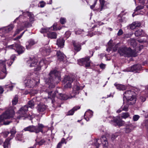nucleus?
Wrapping results in <instances>:
<instances>
[{
    "instance_id": "obj_1",
    "label": "nucleus",
    "mask_w": 148,
    "mask_h": 148,
    "mask_svg": "<svg viewBox=\"0 0 148 148\" xmlns=\"http://www.w3.org/2000/svg\"><path fill=\"white\" fill-rule=\"evenodd\" d=\"M60 73L56 70L52 71L49 73L48 77L45 79V82L49 85V87L53 88V84H58L60 81Z\"/></svg>"
},
{
    "instance_id": "obj_2",
    "label": "nucleus",
    "mask_w": 148,
    "mask_h": 148,
    "mask_svg": "<svg viewBox=\"0 0 148 148\" xmlns=\"http://www.w3.org/2000/svg\"><path fill=\"white\" fill-rule=\"evenodd\" d=\"M36 98H34L32 100L29 101L28 105H25L21 108L19 110V119H25L26 118L31 120L33 118L32 115H28L27 112L28 110V107L31 108H34V102Z\"/></svg>"
},
{
    "instance_id": "obj_3",
    "label": "nucleus",
    "mask_w": 148,
    "mask_h": 148,
    "mask_svg": "<svg viewBox=\"0 0 148 148\" xmlns=\"http://www.w3.org/2000/svg\"><path fill=\"white\" fill-rule=\"evenodd\" d=\"M37 60L34 58H30V59L27 61V63L29 64L30 67L34 66V69L36 71H38L40 69L41 67L44 64H47L49 63V61L46 59H42L37 64Z\"/></svg>"
},
{
    "instance_id": "obj_4",
    "label": "nucleus",
    "mask_w": 148,
    "mask_h": 148,
    "mask_svg": "<svg viewBox=\"0 0 148 148\" xmlns=\"http://www.w3.org/2000/svg\"><path fill=\"white\" fill-rule=\"evenodd\" d=\"M123 101L125 99L129 104H133L136 102L135 93L133 90H127L123 94Z\"/></svg>"
},
{
    "instance_id": "obj_5",
    "label": "nucleus",
    "mask_w": 148,
    "mask_h": 148,
    "mask_svg": "<svg viewBox=\"0 0 148 148\" xmlns=\"http://www.w3.org/2000/svg\"><path fill=\"white\" fill-rule=\"evenodd\" d=\"M118 51L121 56L127 57H135L137 56L136 52L132 50L130 48L120 47L119 48Z\"/></svg>"
},
{
    "instance_id": "obj_6",
    "label": "nucleus",
    "mask_w": 148,
    "mask_h": 148,
    "mask_svg": "<svg viewBox=\"0 0 148 148\" xmlns=\"http://www.w3.org/2000/svg\"><path fill=\"white\" fill-rule=\"evenodd\" d=\"M44 126L42 124H38V126H34L30 125L25 128L24 130L25 131H29L30 132H34L36 133L42 132V129Z\"/></svg>"
},
{
    "instance_id": "obj_7",
    "label": "nucleus",
    "mask_w": 148,
    "mask_h": 148,
    "mask_svg": "<svg viewBox=\"0 0 148 148\" xmlns=\"http://www.w3.org/2000/svg\"><path fill=\"white\" fill-rule=\"evenodd\" d=\"M14 113V111L13 109L7 110L0 116V122H3L5 120L10 118Z\"/></svg>"
},
{
    "instance_id": "obj_8",
    "label": "nucleus",
    "mask_w": 148,
    "mask_h": 148,
    "mask_svg": "<svg viewBox=\"0 0 148 148\" xmlns=\"http://www.w3.org/2000/svg\"><path fill=\"white\" fill-rule=\"evenodd\" d=\"M101 143L105 147H107L108 145V143L106 137L104 136H102L100 140L96 139L95 140L94 143L92 145V146H94L95 145V147L94 148H98L100 145Z\"/></svg>"
},
{
    "instance_id": "obj_9",
    "label": "nucleus",
    "mask_w": 148,
    "mask_h": 148,
    "mask_svg": "<svg viewBox=\"0 0 148 148\" xmlns=\"http://www.w3.org/2000/svg\"><path fill=\"white\" fill-rule=\"evenodd\" d=\"M14 25L10 24L8 26L3 27L0 29V36L2 37H5V34L9 33L13 28Z\"/></svg>"
},
{
    "instance_id": "obj_10",
    "label": "nucleus",
    "mask_w": 148,
    "mask_h": 148,
    "mask_svg": "<svg viewBox=\"0 0 148 148\" xmlns=\"http://www.w3.org/2000/svg\"><path fill=\"white\" fill-rule=\"evenodd\" d=\"M6 61L0 60V69L1 71L0 72V79H4L7 74L5 62Z\"/></svg>"
},
{
    "instance_id": "obj_11",
    "label": "nucleus",
    "mask_w": 148,
    "mask_h": 148,
    "mask_svg": "<svg viewBox=\"0 0 148 148\" xmlns=\"http://www.w3.org/2000/svg\"><path fill=\"white\" fill-rule=\"evenodd\" d=\"M39 79L38 77L36 79H32V80L28 79L25 81L26 86L28 87H33L37 85L39 82Z\"/></svg>"
},
{
    "instance_id": "obj_12",
    "label": "nucleus",
    "mask_w": 148,
    "mask_h": 148,
    "mask_svg": "<svg viewBox=\"0 0 148 148\" xmlns=\"http://www.w3.org/2000/svg\"><path fill=\"white\" fill-rule=\"evenodd\" d=\"M83 87L80 86L78 82H76L73 88V91L71 94L72 97H75L76 95H77L79 93V90H82Z\"/></svg>"
},
{
    "instance_id": "obj_13",
    "label": "nucleus",
    "mask_w": 148,
    "mask_h": 148,
    "mask_svg": "<svg viewBox=\"0 0 148 148\" xmlns=\"http://www.w3.org/2000/svg\"><path fill=\"white\" fill-rule=\"evenodd\" d=\"M89 60L90 57H88L82 58L78 60V63L80 65L82 66L85 64L86 67H88L90 66Z\"/></svg>"
},
{
    "instance_id": "obj_14",
    "label": "nucleus",
    "mask_w": 148,
    "mask_h": 148,
    "mask_svg": "<svg viewBox=\"0 0 148 148\" xmlns=\"http://www.w3.org/2000/svg\"><path fill=\"white\" fill-rule=\"evenodd\" d=\"M73 81V79L69 76H65L63 80L64 82L66 84L64 86V88H71V83Z\"/></svg>"
},
{
    "instance_id": "obj_15",
    "label": "nucleus",
    "mask_w": 148,
    "mask_h": 148,
    "mask_svg": "<svg viewBox=\"0 0 148 148\" xmlns=\"http://www.w3.org/2000/svg\"><path fill=\"white\" fill-rule=\"evenodd\" d=\"M58 60L60 61H62L65 63L67 62V60L65 55L61 51H58L56 53Z\"/></svg>"
},
{
    "instance_id": "obj_16",
    "label": "nucleus",
    "mask_w": 148,
    "mask_h": 148,
    "mask_svg": "<svg viewBox=\"0 0 148 148\" xmlns=\"http://www.w3.org/2000/svg\"><path fill=\"white\" fill-rule=\"evenodd\" d=\"M74 49L76 52L79 51L81 49L82 44L74 41H72Z\"/></svg>"
},
{
    "instance_id": "obj_17",
    "label": "nucleus",
    "mask_w": 148,
    "mask_h": 148,
    "mask_svg": "<svg viewBox=\"0 0 148 148\" xmlns=\"http://www.w3.org/2000/svg\"><path fill=\"white\" fill-rule=\"evenodd\" d=\"M36 108L38 112H41L45 110L47 108V107L45 105L40 104L38 105Z\"/></svg>"
},
{
    "instance_id": "obj_18",
    "label": "nucleus",
    "mask_w": 148,
    "mask_h": 148,
    "mask_svg": "<svg viewBox=\"0 0 148 148\" xmlns=\"http://www.w3.org/2000/svg\"><path fill=\"white\" fill-rule=\"evenodd\" d=\"M93 112L90 110L86 112L84 115V117L87 121L89 120V117L91 118L92 117L93 115Z\"/></svg>"
},
{
    "instance_id": "obj_19",
    "label": "nucleus",
    "mask_w": 148,
    "mask_h": 148,
    "mask_svg": "<svg viewBox=\"0 0 148 148\" xmlns=\"http://www.w3.org/2000/svg\"><path fill=\"white\" fill-rule=\"evenodd\" d=\"M36 42L33 39H31L26 43V48L27 49L31 48L32 46L34 45Z\"/></svg>"
},
{
    "instance_id": "obj_20",
    "label": "nucleus",
    "mask_w": 148,
    "mask_h": 148,
    "mask_svg": "<svg viewBox=\"0 0 148 148\" xmlns=\"http://www.w3.org/2000/svg\"><path fill=\"white\" fill-rule=\"evenodd\" d=\"M23 15L26 14L29 17L30 22H32L34 21V16L32 13L30 12H23L22 11H20Z\"/></svg>"
},
{
    "instance_id": "obj_21",
    "label": "nucleus",
    "mask_w": 148,
    "mask_h": 148,
    "mask_svg": "<svg viewBox=\"0 0 148 148\" xmlns=\"http://www.w3.org/2000/svg\"><path fill=\"white\" fill-rule=\"evenodd\" d=\"M135 34L136 36H145L146 35V34L141 29L136 31L135 32Z\"/></svg>"
},
{
    "instance_id": "obj_22",
    "label": "nucleus",
    "mask_w": 148,
    "mask_h": 148,
    "mask_svg": "<svg viewBox=\"0 0 148 148\" xmlns=\"http://www.w3.org/2000/svg\"><path fill=\"white\" fill-rule=\"evenodd\" d=\"M64 40L62 38L58 39L57 41V45L59 47L61 48L63 47L64 45Z\"/></svg>"
},
{
    "instance_id": "obj_23",
    "label": "nucleus",
    "mask_w": 148,
    "mask_h": 148,
    "mask_svg": "<svg viewBox=\"0 0 148 148\" xmlns=\"http://www.w3.org/2000/svg\"><path fill=\"white\" fill-rule=\"evenodd\" d=\"M133 125L131 123L126 124L125 129V132L127 133L130 132L133 128Z\"/></svg>"
},
{
    "instance_id": "obj_24",
    "label": "nucleus",
    "mask_w": 148,
    "mask_h": 148,
    "mask_svg": "<svg viewBox=\"0 0 148 148\" xmlns=\"http://www.w3.org/2000/svg\"><path fill=\"white\" fill-rule=\"evenodd\" d=\"M80 108V107L79 106H76L73 107L72 109L68 112L67 114H66V115H73L74 112L75 111L79 109Z\"/></svg>"
},
{
    "instance_id": "obj_25",
    "label": "nucleus",
    "mask_w": 148,
    "mask_h": 148,
    "mask_svg": "<svg viewBox=\"0 0 148 148\" xmlns=\"http://www.w3.org/2000/svg\"><path fill=\"white\" fill-rule=\"evenodd\" d=\"M10 49L14 50L18 53V44H14L9 46Z\"/></svg>"
},
{
    "instance_id": "obj_26",
    "label": "nucleus",
    "mask_w": 148,
    "mask_h": 148,
    "mask_svg": "<svg viewBox=\"0 0 148 148\" xmlns=\"http://www.w3.org/2000/svg\"><path fill=\"white\" fill-rule=\"evenodd\" d=\"M114 85L116 87L117 89L120 90H124L125 89V86L120 84H117L116 83L114 84Z\"/></svg>"
},
{
    "instance_id": "obj_27",
    "label": "nucleus",
    "mask_w": 148,
    "mask_h": 148,
    "mask_svg": "<svg viewBox=\"0 0 148 148\" xmlns=\"http://www.w3.org/2000/svg\"><path fill=\"white\" fill-rule=\"evenodd\" d=\"M47 35L48 38H56L57 37V34L55 32H49Z\"/></svg>"
},
{
    "instance_id": "obj_28",
    "label": "nucleus",
    "mask_w": 148,
    "mask_h": 148,
    "mask_svg": "<svg viewBox=\"0 0 148 148\" xmlns=\"http://www.w3.org/2000/svg\"><path fill=\"white\" fill-rule=\"evenodd\" d=\"M132 71H138L142 69L141 65L140 64L134 65L132 67Z\"/></svg>"
},
{
    "instance_id": "obj_29",
    "label": "nucleus",
    "mask_w": 148,
    "mask_h": 148,
    "mask_svg": "<svg viewBox=\"0 0 148 148\" xmlns=\"http://www.w3.org/2000/svg\"><path fill=\"white\" fill-rule=\"evenodd\" d=\"M124 103H125L124 102L123 105L121 107V109L123 111H128V110L129 105H131V104H129L128 103V102L127 101L126 104H124Z\"/></svg>"
},
{
    "instance_id": "obj_30",
    "label": "nucleus",
    "mask_w": 148,
    "mask_h": 148,
    "mask_svg": "<svg viewBox=\"0 0 148 148\" xmlns=\"http://www.w3.org/2000/svg\"><path fill=\"white\" fill-rule=\"evenodd\" d=\"M16 58V57L14 55H13L11 56V60H8L7 62V63L8 66H10L11 65L13 62V61Z\"/></svg>"
},
{
    "instance_id": "obj_31",
    "label": "nucleus",
    "mask_w": 148,
    "mask_h": 148,
    "mask_svg": "<svg viewBox=\"0 0 148 148\" xmlns=\"http://www.w3.org/2000/svg\"><path fill=\"white\" fill-rule=\"evenodd\" d=\"M10 138H7L5 141L3 143V146L4 148L8 147L10 146Z\"/></svg>"
},
{
    "instance_id": "obj_32",
    "label": "nucleus",
    "mask_w": 148,
    "mask_h": 148,
    "mask_svg": "<svg viewBox=\"0 0 148 148\" xmlns=\"http://www.w3.org/2000/svg\"><path fill=\"white\" fill-rule=\"evenodd\" d=\"M58 97L61 100H66L68 98V97L65 94H62L61 93H60L59 94Z\"/></svg>"
},
{
    "instance_id": "obj_33",
    "label": "nucleus",
    "mask_w": 148,
    "mask_h": 148,
    "mask_svg": "<svg viewBox=\"0 0 148 148\" xmlns=\"http://www.w3.org/2000/svg\"><path fill=\"white\" fill-rule=\"evenodd\" d=\"M23 27L22 28V29H21L20 31H21L25 27H29L31 26V24L29 23L28 21L23 22Z\"/></svg>"
},
{
    "instance_id": "obj_34",
    "label": "nucleus",
    "mask_w": 148,
    "mask_h": 148,
    "mask_svg": "<svg viewBox=\"0 0 148 148\" xmlns=\"http://www.w3.org/2000/svg\"><path fill=\"white\" fill-rule=\"evenodd\" d=\"M113 121L114 122L116 123L117 125H120L121 120L119 117L117 116L116 117H114Z\"/></svg>"
},
{
    "instance_id": "obj_35",
    "label": "nucleus",
    "mask_w": 148,
    "mask_h": 148,
    "mask_svg": "<svg viewBox=\"0 0 148 148\" xmlns=\"http://www.w3.org/2000/svg\"><path fill=\"white\" fill-rule=\"evenodd\" d=\"M130 116V114L128 112H123L121 114V117L122 118L125 119Z\"/></svg>"
},
{
    "instance_id": "obj_36",
    "label": "nucleus",
    "mask_w": 148,
    "mask_h": 148,
    "mask_svg": "<svg viewBox=\"0 0 148 148\" xmlns=\"http://www.w3.org/2000/svg\"><path fill=\"white\" fill-rule=\"evenodd\" d=\"M18 95H15V97L12 100V104L13 105H16L18 101Z\"/></svg>"
},
{
    "instance_id": "obj_37",
    "label": "nucleus",
    "mask_w": 148,
    "mask_h": 148,
    "mask_svg": "<svg viewBox=\"0 0 148 148\" xmlns=\"http://www.w3.org/2000/svg\"><path fill=\"white\" fill-rule=\"evenodd\" d=\"M51 28H52V27L50 28H42L40 30V32L42 33L47 32H49V30Z\"/></svg>"
},
{
    "instance_id": "obj_38",
    "label": "nucleus",
    "mask_w": 148,
    "mask_h": 148,
    "mask_svg": "<svg viewBox=\"0 0 148 148\" xmlns=\"http://www.w3.org/2000/svg\"><path fill=\"white\" fill-rule=\"evenodd\" d=\"M130 42L131 45L133 47H134L136 46V43L134 39H131L130 41Z\"/></svg>"
},
{
    "instance_id": "obj_39",
    "label": "nucleus",
    "mask_w": 148,
    "mask_h": 148,
    "mask_svg": "<svg viewBox=\"0 0 148 148\" xmlns=\"http://www.w3.org/2000/svg\"><path fill=\"white\" fill-rule=\"evenodd\" d=\"M25 50V48L19 44V54L23 53Z\"/></svg>"
},
{
    "instance_id": "obj_40",
    "label": "nucleus",
    "mask_w": 148,
    "mask_h": 148,
    "mask_svg": "<svg viewBox=\"0 0 148 148\" xmlns=\"http://www.w3.org/2000/svg\"><path fill=\"white\" fill-rule=\"evenodd\" d=\"M43 50V52H44V53L43 54L44 55H49L50 51V50L48 49H46L44 48Z\"/></svg>"
},
{
    "instance_id": "obj_41",
    "label": "nucleus",
    "mask_w": 148,
    "mask_h": 148,
    "mask_svg": "<svg viewBox=\"0 0 148 148\" xmlns=\"http://www.w3.org/2000/svg\"><path fill=\"white\" fill-rule=\"evenodd\" d=\"M60 22L62 24H64L66 22V18L63 17H61L60 19Z\"/></svg>"
},
{
    "instance_id": "obj_42",
    "label": "nucleus",
    "mask_w": 148,
    "mask_h": 148,
    "mask_svg": "<svg viewBox=\"0 0 148 148\" xmlns=\"http://www.w3.org/2000/svg\"><path fill=\"white\" fill-rule=\"evenodd\" d=\"M139 118V116L138 115H135L133 116V120L134 121H137Z\"/></svg>"
},
{
    "instance_id": "obj_43",
    "label": "nucleus",
    "mask_w": 148,
    "mask_h": 148,
    "mask_svg": "<svg viewBox=\"0 0 148 148\" xmlns=\"http://www.w3.org/2000/svg\"><path fill=\"white\" fill-rule=\"evenodd\" d=\"M36 140V144L40 145H42L45 142V141L44 140H42L40 141H37V140Z\"/></svg>"
},
{
    "instance_id": "obj_44",
    "label": "nucleus",
    "mask_w": 148,
    "mask_h": 148,
    "mask_svg": "<svg viewBox=\"0 0 148 148\" xmlns=\"http://www.w3.org/2000/svg\"><path fill=\"white\" fill-rule=\"evenodd\" d=\"M16 133V131L14 129H12L10 131V133L11 134V139H12V138L14 136V135Z\"/></svg>"
},
{
    "instance_id": "obj_45",
    "label": "nucleus",
    "mask_w": 148,
    "mask_h": 148,
    "mask_svg": "<svg viewBox=\"0 0 148 148\" xmlns=\"http://www.w3.org/2000/svg\"><path fill=\"white\" fill-rule=\"evenodd\" d=\"M100 4L101 5V8L100 11H101L102 10L103 8V7H104V4H105V2L104 1V0L101 1L100 0Z\"/></svg>"
},
{
    "instance_id": "obj_46",
    "label": "nucleus",
    "mask_w": 148,
    "mask_h": 148,
    "mask_svg": "<svg viewBox=\"0 0 148 148\" xmlns=\"http://www.w3.org/2000/svg\"><path fill=\"white\" fill-rule=\"evenodd\" d=\"M134 25H135V28L138 27L140 26L141 24L140 22H134Z\"/></svg>"
},
{
    "instance_id": "obj_47",
    "label": "nucleus",
    "mask_w": 148,
    "mask_h": 148,
    "mask_svg": "<svg viewBox=\"0 0 148 148\" xmlns=\"http://www.w3.org/2000/svg\"><path fill=\"white\" fill-rule=\"evenodd\" d=\"M56 26H57V23H55L53 25V30H60L61 28H58L56 27Z\"/></svg>"
},
{
    "instance_id": "obj_48",
    "label": "nucleus",
    "mask_w": 148,
    "mask_h": 148,
    "mask_svg": "<svg viewBox=\"0 0 148 148\" xmlns=\"http://www.w3.org/2000/svg\"><path fill=\"white\" fill-rule=\"evenodd\" d=\"M143 6L139 5L136 7V9L134 10V11H137L143 9Z\"/></svg>"
},
{
    "instance_id": "obj_49",
    "label": "nucleus",
    "mask_w": 148,
    "mask_h": 148,
    "mask_svg": "<svg viewBox=\"0 0 148 148\" xmlns=\"http://www.w3.org/2000/svg\"><path fill=\"white\" fill-rule=\"evenodd\" d=\"M5 87L6 88H9L10 90H12L13 86L12 84H11L10 85H7L5 86Z\"/></svg>"
},
{
    "instance_id": "obj_50",
    "label": "nucleus",
    "mask_w": 148,
    "mask_h": 148,
    "mask_svg": "<svg viewBox=\"0 0 148 148\" xmlns=\"http://www.w3.org/2000/svg\"><path fill=\"white\" fill-rule=\"evenodd\" d=\"M40 6L41 8L44 7L45 5V3L43 1H41L40 2Z\"/></svg>"
},
{
    "instance_id": "obj_51",
    "label": "nucleus",
    "mask_w": 148,
    "mask_h": 148,
    "mask_svg": "<svg viewBox=\"0 0 148 148\" xmlns=\"http://www.w3.org/2000/svg\"><path fill=\"white\" fill-rule=\"evenodd\" d=\"M71 33L70 31H67L65 33V36L66 38H68L70 35Z\"/></svg>"
},
{
    "instance_id": "obj_52",
    "label": "nucleus",
    "mask_w": 148,
    "mask_h": 148,
    "mask_svg": "<svg viewBox=\"0 0 148 148\" xmlns=\"http://www.w3.org/2000/svg\"><path fill=\"white\" fill-rule=\"evenodd\" d=\"M123 31H122V30L121 29H120L119 30L118 33H117V35L119 36H120V35H121L122 34H123Z\"/></svg>"
},
{
    "instance_id": "obj_53",
    "label": "nucleus",
    "mask_w": 148,
    "mask_h": 148,
    "mask_svg": "<svg viewBox=\"0 0 148 148\" xmlns=\"http://www.w3.org/2000/svg\"><path fill=\"white\" fill-rule=\"evenodd\" d=\"M130 28L132 29H134L135 28V25H134V22L132 23L131 25H130Z\"/></svg>"
},
{
    "instance_id": "obj_54",
    "label": "nucleus",
    "mask_w": 148,
    "mask_h": 148,
    "mask_svg": "<svg viewBox=\"0 0 148 148\" xmlns=\"http://www.w3.org/2000/svg\"><path fill=\"white\" fill-rule=\"evenodd\" d=\"M82 31L81 30H78L75 32V34H79L82 33Z\"/></svg>"
},
{
    "instance_id": "obj_55",
    "label": "nucleus",
    "mask_w": 148,
    "mask_h": 148,
    "mask_svg": "<svg viewBox=\"0 0 148 148\" xmlns=\"http://www.w3.org/2000/svg\"><path fill=\"white\" fill-rule=\"evenodd\" d=\"M140 99L141 101L143 102L145 101L146 100V98L145 97H140Z\"/></svg>"
},
{
    "instance_id": "obj_56",
    "label": "nucleus",
    "mask_w": 148,
    "mask_h": 148,
    "mask_svg": "<svg viewBox=\"0 0 148 148\" xmlns=\"http://www.w3.org/2000/svg\"><path fill=\"white\" fill-rule=\"evenodd\" d=\"M60 142L62 144L64 143H65V144L66 143V142L65 141V139L64 138H62L61 142Z\"/></svg>"
},
{
    "instance_id": "obj_57",
    "label": "nucleus",
    "mask_w": 148,
    "mask_h": 148,
    "mask_svg": "<svg viewBox=\"0 0 148 148\" xmlns=\"http://www.w3.org/2000/svg\"><path fill=\"white\" fill-rule=\"evenodd\" d=\"M100 67L101 69H104L105 67V65L102 63L100 64Z\"/></svg>"
},
{
    "instance_id": "obj_58",
    "label": "nucleus",
    "mask_w": 148,
    "mask_h": 148,
    "mask_svg": "<svg viewBox=\"0 0 148 148\" xmlns=\"http://www.w3.org/2000/svg\"><path fill=\"white\" fill-rule=\"evenodd\" d=\"M96 3V1H95L94 4L93 5L90 6V8L91 9H93L95 7Z\"/></svg>"
},
{
    "instance_id": "obj_59",
    "label": "nucleus",
    "mask_w": 148,
    "mask_h": 148,
    "mask_svg": "<svg viewBox=\"0 0 148 148\" xmlns=\"http://www.w3.org/2000/svg\"><path fill=\"white\" fill-rule=\"evenodd\" d=\"M62 144L61 143L59 142L57 145V148H60L62 146Z\"/></svg>"
},
{
    "instance_id": "obj_60",
    "label": "nucleus",
    "mask_w": 148,
    "mask_h": 148,
    "mask_svg": "<svg viewBox=\"0 0 148 148\" xmlns=\"http://www.w3.org/2000/svg\"><path fill=\"white\" fill-rule=\"evenodd\" d=\"M3 91L4 90L3 88L2 87V86H0V93H2L3 92Z\"/></svg>"
},
{
    "instance_id": "obj_61",
    "label": "nucleus",
    "mask_w": 148,
    "mask_h": 148,
    "mask_svg": "<svg viewBox=\"0 0 148 148\" xmlns=\"http://www.w3.org/2000/svg\"><path fill=\"white\" fill-rule=\"evenodd\" d=\"M117 135H116L114 134H113L112 135V140H113L115 138H116V137H117Z\"/></svg>"
},
{
    "instance_id": "obj_62",
    "label": "nucleus",
    "mask_w": 148,
    "mask_h": 148,
    "mask_svg": "<svg viewBox=\"0 0 148 148\" xmlns=\"http://www.w3.org/2000/svg\"><path fill=\"white\" fill-rule=\"evenodd\" d=\"M108 44L109 45L108 48L107 49V50L108 51V50H109V51L110 50L112 49V47L111 45H109V42L108 43Z\"/></svg>"
},
{
    "instance_id": "obj_63",
    "label": "nucleus",
    "mask_w": 148,
    "mask_h": 148,
    "mask_svg": "<svg viewBox=\"0 0 148 148\" xmlns=\"http://www.w3.org/2000/svg\"><path fill=\"white\" fill-rule=\"evenodd\" d=\"M118 46L117 45L113 48V50L114 51H115L117 50Z\"/></svg>"
},
{
    "instance_id": "obj_64",
    "label": "nucleus",
    "mask_w": 148,
    "mask_h": 148,
    "mask_svg": "<svg viewBox=\"0 0 148 148\" xmlns=\"http://www.w3.org/2000/svg\"><path fill=\"white\" fill-rule=\"evenodd\" d=\"M10 133L8 132H4V134L5 135V137H7L8 136V134Z\"/></svg>"
}]
</instances>
